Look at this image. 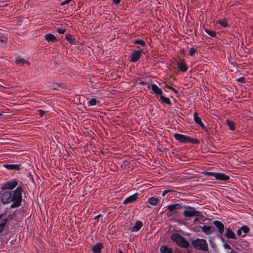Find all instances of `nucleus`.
<instances>
[{
  "label": "nucleus",
  "mask_w": 253,
  "mask_h": 253,
  "mask_svg": "<svg viewBox=\"0 0 253 253\" xmlns=\"http://www.w3.org/2000/svg\"><path fill=\"white\" fill-rule=\"evenodd\" d=\"M241 242L244 246H248L249 245L248 242L246 241L243 240Z\"/></svg>",
  "instance_id": "nucleus-46"
},
{
  "label": "nucleus",
  "mask_w": 253,
  "mask_h": 253,
  "mask_svg": "<svg viewBox=\"0 0 253 253\" xmlns=\"http://www.w3.org/2000/svg\"><path fill=\"white\" fill-rule=\"evenodd\" d=\"M172 241L181 248H187L189 246V243L182 236L177 233H172L170 236Z\"/></svg>",
  "instance_id": "nucleus-2"
},
{
  "label": "nucleus",
  "mask_w": 253,
  "mask_h": 253,
  "mask_svg": "<svg viewBox=\"0 0 253 253\" xmlns=\"http://www.w3.org/2000/svg\"><path fill=\"white\" fill-rule=\"evenodd\" d=\"M0 41L1 43L6 42V40L5 38L3 39L2 38H1L0 39Z\"/></svg>",
  "instance_id": "nucleus-48"
},
{
  "label": "nucleus",
  "mask_w": 253,
  "mask_h": 253,
  "mask_svg": "<svg viewBox=\"0 0 253 253\" xmlns=\"http://www.w3.org/2000/svg\"><path fill=\"white\" fill-rule=\"evenodd\" d=\"M97 103V100L95 98H91L89 101V105L91 106L95 105Z\"/></svg>",
  "instance_id": "nucleus-34"
},
{
  "label": "nucleus",
  "mask_w": 253,
  "mask_h": 253,
  "mask_svg": "<svg viewBox=\"0 0 253 253\" xmlns=\"http://www.w3.org/2000/svg\"><path fill=\"white\" fill-rule=\"evenodd\" d=\"M217 23L224 27H227L228 26L227 19L226 18L219 19L217 21Z\"/></svg>",
  "instance_id": "nucleus-26"
},
{
  "label": "nucleus",
  "mask_w": 253,
  "mask_h": 253,
  "mask_svg": "<svg viewBox=\"0 0 253 253\" xmlns=\"http://www.w3.org/2000/svg\"><path fill=\"white\" fill-rule=\"evenodd\" d=\"M159 202V199L158 198H156L155 197H151L149 199L148 201V203H149L151 205L155 206L156 205L158 202Z\"/></svg>",
  "instance_id": "nucleus-23"
},
{
  "label": "nucleus",
  "mask_w": 253,
  "mask_h": 253,
  "mask_svg": "<svg viewBox=\"0 0 253 253\" xmlns=\"http://www.w3.org/2000/svg\"><path fill=\"white\" fill-rule=\"evenodd\" d=\"M174 137L177 141L180 143H191L192 144H198L200 143V141L198 139L191 138L190 136H186L182 134L175 133L174 134Z\"/></svg>",
  "instance_id": "nucleus-4"
},
{
  "label": "nucleus",
  "mask_w": 253,
  "mask_h": 253,
  "mask_svg": "<svg viewBox=\"0 0 253 253\" xmlns=\"http://www.w3.org/2000/svg\"><path fill=\"white\" fill-rule=\"evenodd\" d=\"M196 49L194 48L193 47H192L190 48L188 54L191 56H193L194 54L196 52Z\"/></svg>",
  "instance_id": "nucleus-32"
},
{
  "label": "nucleus",
  "mask_w": 253,
  "mask_h": 253,
  "mask_svg": "<svg viewBox=\"0 0 253 253\" xmlns=\"http://www.w3.org/2000/svg\"><path fill=\"white\" fill-rule=\"evenodd\" d=\"M173 191H174V190H165V191H163V194H162V195H163V196H165V195H166V194L167 193H168V192H173Z\"/></svg>",
  "instance_id": "nucleus-42"
},
{
  "label": "nucleus",
  "mask_w": 253,
  "mask_h": 253,
  "mask_svg": "<svg viewBox=\"0 0 253 253\" xmlns=\"http://www.w3.org/2000/svg\"><path fill=\"white\" fill-rule=\"evenodd\" d=\"M197 221H199V218L198 217H196L195 219H194V222H196Z\"/></svg>",
  "instance_id": "nucleus-52"
},
{
  "label": "nucleus",
  "mask_w": 253,
  "mask_h": 253,
  "mask_svg": "<svg viewBox=\"0 0 253 253\" xmlns=\"http://www.w3.org/2000/svg\"><path fill=\"white\" fill-rule=\"evenodd\" d=\"M205 32L207 33L209 36L211 37L214 38L216 36V32L214 31H211L209 29H205Z\"/></svg>",
  "instance_id": "nucleus-28"
},
{
  "label": "nucleus",
  "mask_w": 253,
  "mask_h": 253,
  "mask_svg": "<svg viewBox=\"0 0 253 253\" xmlns=\"http://www.w3.org/2000/svg\"><path fill=\"white\" fill-rule=\"evenodd\" d=\"M168 209L170 211L173 212L174 210H176L175 204H171L168 206Z\"/></svg>",
  "instance_id": "nucleus-33"
},
{
  "label": "nucleus",
  "mask_w": 253,
  "mask_h": 253,
  "mask_svg": "<svg viewBox=\"0 0 253 253\" xmlns=\"http://www.w3.org/2000/svg\"><path fill=\"white\" fill-rule=\"evenodd\" d=\"M165 88H168V89H170L171 90H172L173 92H174L176 94H178V91L177 89H175L174 87H173L171 85H169L166 84L165 85Z\"/></svg>",
  "instance_id": "nucleus-31"
},
{
  "label": "nucleus",
  "mask_w": 253,
  "mask_h": 253,
  "mask_svg": "<svg viewBox=\"0 0 253 253\" xmlns=\"http://www.w3.org/2000/svg\"><path fill=\"white\" fill-rule=\"evenodd\" d=\"M204 173L207 176H215V173L212 172H204Z\"/></svg>",
  "instance_id": "nucleus-36"
},
{
  "label": "nucleus",
  "mask_w": 253,
  "mask_h": 253,
  "mask_svg": "<svg viewBox=\"0 0 253 253\" xmlns=\"http://www.w3.org/2000/svg\"><path fill=\"white\" fill-rule=\"evenodd\" d=\"M5 226V225L1 222L0 223V233L3 231Z\"/></svg>",
  "instance_id": "nucleus-40"
},
{
  "label": "nucleus",
  "mask_w": 253,
  "mask_h": 253,
  "mask_svg": "<svg viewBox=\"0 0 253 253\" xmlns=\"http://www.w3.org/2000/svg\"><path fill=\"white\" fill-rule=\"evenodd\" d=\"M242 230H241V228H240V229H239L237 232V235L238 236H240L242 234Z\"/></svg>",
  "instance_id": "nucleus-47"
},
{
  "label": "nucleus",
  "mask_w": 253,
  "mask_h": 253,
  "mask_svg": "<svg viewBox=\"0 0 253 253\" xmlns=\"http://www.w3.org/2000/svg\"><path fill=\"white\" fill-rule=\"evenodd\" d=\"M194 120L196 124L200 126L203 130L208 131L207 128L205 126L204 124L202 122L201 118L198 117L197 112H195L194 114Z\"/></svg>",
  "instance_id": "nucleus-8"
},
{
  "label": "nucleus",
  "mask_w": 253,
  "mask_h": 253,
  "mask_svg": "<svg viewBox=\"0 0 253 253\" xmlns=\"http://www.w3.org/2000/svg\"><path fill=\"white\" fill-rule=\"evenodd\" d=\"M133 43L134 44H139L140 45H141L142 46L144 47L146 45V42L145 41H144L143 40H135L134 42H133Z\"/></svg>",
  "instance_id": "nucleus-29"
},
{
  "label": "nucleus",
  "mask_w": 253,
  "mask_h": 253,
  "mask_svg": "<svg viewBox=\"0 0 253 253\" xmlns=\"http://www.w3.org/2000/svg\"><path fill=\"white\" fill-rule=\"evenodd\" d=\"M224 248L225 249H231V247L229 245H228L227 243H225L223 245Z\"/></svg>",
  "instance_id": "nucleus-44"
},
{
  "label": "nucleus",
  "mask_w": 253,
  "mask_h": 253,
  "mask_svg": "<svg viewBox=\"0 0 253 253\" xmlns=\"http://www.w3.org/2000/svg\"><path fill=\"white\" fill-rule=\"evenodd\" d=\"M185 249H187L186 253H191L193 251L192 248L189 245V246L187 248H184Z\"/></svg>",
  "instance_id": "nucleus-38"
},
{
  "label": "nucleus",
  "mask_w": 253,
  "mask_h": 253,
  "mask_svg": "<svg viewBox=\"0 0 253 253\" xmlns=\"http://www.w3.org/2000/svg\"><path fill=\"white\" fill-rule=\"evenodd\" d=\"M4 167L8 169H15L16 170H19L20 169L19 165H18L5 164L4 165Z\"/></svg>",
  "instance_id": "nucleus-19"
},
{
  "label": "nucleus",
  "mask_w": 253,
  "mask_h": 253,
  "mask_svg": "<svg viewBox=\"0 0 253 253\" xmlns=\"http://www.w3.org/2000/svg\"><path fill=\"white\" fill-rule=\"evenodd\" d=\"M7 221H8L7 218H4L1 220V222L5 225V224L7 222Z\"/></svg>",
  "instance_id": "nucleus-45"
},
{
  "label": "nucleus",
  "mask_w": 253,
  "mask_h": 253,
  "mask_svg": "<svg viewBox=\"0 0 253 253\" xmlns=\"http://www.w3.org/2000/svg\"><path fill=\"white\" fill-rule=\"evenodd\" d=\"M3 216V214H0V219H1L2 218Z\"/></svg>",
  "instance_id": "nucleus-55"
},
{
  "label": "nucleus",
  "mask_w": 253,
  "mask_h": 253,
  "mask_svg": "<svg viewBox=\"0 0 253 253\" xmlns=\"http://www.w3.org/2000/svg\"><path fill=\"white\" fill-rule=\"evenodd\" d=\"M160 252L162 253H173L172 249L165 245L161 247Z\"/></svg>",
  "instance_id": "nucleus-21"
},
{
  "label": "nucleus",
  "mask_w": 253,
  "mask_h": 253,
  "mask_svg": "<svg viewBox=\"0 0 253 253\" xmlns=\"http://www.w3.org/2000/svg\"><path fill=\"white\" fill-rule=\"evenodd\" d=\"M121 0H113V1L115 4H117L120 2Z\"/></svg>",
  "instance_id": "nucleus-49"
},
{
  "label": "nucleus",
  "mask_w": 253,
  "mask_h": 253,
  "mask_svg": "<svg viewBox=\"0 0 253 253\" xmlns=\"http://www.w3.org/2000/svg\"><path fill=\"white\" fill-rule=\"evenodd\" d=\"M160 101H161L162 103H166L169 106H171L172 105L171 102L169 97H167L163 96V95H161L160 96Z\"/></svg>",
  "instance_id": "nucleus-20"
},
{
  "label": "nucleus",
  "mask_w": 253,
  "mask_h": 253,
  "mask_svg": "<svg viewBox=\"0 0 253 253\" xmlns=\"http://www.w3.org/2000/svg\"><path fill=\"white\" fill-rule=\"evenodd\" d=\"M213 224L217 228L219 234L218 237H220L222 242H225L224 238L222 237V234L224 232V226L222 222L218 220H214L213 222Z\"/></svg>",
  "instance_id": "nucleus-5"
},
{
  "label": "nucleus",
  "mask_w": 253,
  "mask_h": 253,
  "mask_svg": "<svg viewBox=\"0 0 253 253\" xmlns=\"http://www.w3.org/2000/svg\"><path fill=\"white\" fill-rule=\"evenodd\" d=\"M142 51L141 50H136L134 51L131 56L130 61L132 62H135L137 61L141 56Z\"/></svg>",
  "instance_id": "nucleus-13"
},
{
  "label": "nucleus",
  "mask_w": 253,
  "mask_h": 253,
  "mask_svg": "<svg viewBox=\"0 0 253 253\" xmlns=\"http://www.w3.org/2000/svg\"><path fill=\"white\" fill-rule=\"evenodd\" d=\"M119 253H124V252L121 249H119Z\"/></svg>",
  "instance_id": "nucleus-53"
},
{
  "label": "nucleus",
  "mask_w": 253,
  "mask_h": 253,
  "mask_svg": "<svg viewBox=\"0 0 253 253\" xmlns=\"http://www.w3.org/2000/svg\"><path fill=\"white\" fill-rule=\"evenodd\" d=\"M57 32L59 34H63L66 32V30L62 28H60L57 29Z\"/></svg>",
  "instance_id": "nucleus-41"
},
{
  "label": "nucleus",
  "mask_w": 253,
  "mask_h": 253,
  "mask_svg": "<svg viewBox=\"0 0 253 253\" xmlns=\"http://www.w3.org/2000/svg\"><path fill=\"white\" fill-rule=\"evenodd\" d=\"M103 248V245L101 243H98L92 247V251L94 253H101Z\"/></svg>",
  "instance_id": "nucleus-16"
},
{
  "label": "nucleus",
  "mask_w": 253,
  "mask_h": 253,
  "mask_svg": "<svg viewBox=\"0 0 253 253\" xmlns=\"http://www.w3.org/2000/svg\"><path fill=\"white\" fill-rule=\"evenodd\" d=\"M148 89L151 88L153 93L156 94H159L160 96L163 94L162 90L156 84H152L151 85L148 84Z\"/></svg>",
  "instance_id": "nucleus-10"
},
{
  "label": "nucleus",
  "mask_w": 253,
  "mask_h": 253,
  "mask_svg": "<svg viewBox=\"0 0 253 253\" xmlns=\"http://www.w3.org/2000/svg\"><path fill=\"white\" fill-rule=\"evenodd\" d=\"M143 224L142 222L140 221H137L135 222V224L134 226L133 227V231H138L142 226Z\"/></svg>",
  "instance_id": "nucleus-25"
},
{
  "label": "nucleus",
  "mask_w": 253,
  "mask_h": 253,
  "mask_svg": "<svg viewBox=\"0 0 253 253\" xmlns=\"http://www.w3.org/2000/svg\"><path fill=\"white\" fill-rule=\"evenodd\" d=\"M1 201L2 204H6L11 202V192L9 191L4 192L1 196Z\"/></svg>",
  "instance_id": "nucleus-7"
},
{
  "label": "nucleus",
  "mask_w": 253,
  "mask_h": 253,
  "mask_svg": "<svg viewBox=\"0 0 253 253\" xmlns=\"http://www.w3.org/2000/svg\"><path fill=\"white\" fill-rule=\"evenodd\" d=\"M191 245L196 250L206 252L208 251L209 249L208 244L206 240L203 239L197 238L195 240H192Z\"/></svg>",
  "instance_id": "nucleus-3"
},
{
  "label": "nucleus",
  "mask_w": 253,
  "mask_h": 253,
  "mask_svg": "<svg viewBox=\"0 0 253 253\" xmlns=\"http://www.w3.org/2000/svg\"><path fill=\"white\" fill-rule=\"evenodd\" d=\"M201 216V212L199 211H196V209L194 208V216Z\"/></svg>",
  "instance_id": "nucleus-35"
},
{
  "label": "nucleus",
  "mask_w": 253,
  "mask_h": 253,
  "mask_svg": "<svg viewBox=\"0 0 253 253\" xmlns=\"http://www.w3.org/2000/svg\"><path fill=\"white\" fill-rule=\"evenodd\" d=\"M138 194L137 193H135L133 194L132 195H131L128 197H127L124 201L123 204L124 205H126L128 203H132L135 202L137 199L138 198Z\"/></svg>",
  "instance_id": "nucleus-9"
},
{
  "label": "nucleus",
  "mask_w": 253,
  "mask_h": 253,
  "mask_svg": "<svg viewBox=\"0 0 253 253\" xmlns=\"http://www.w3.org/2000/svg\"><path fill=\"white\" fill-rule=\"evenodd\" d=\"M167 214L168 216H169V215H171L170 213H169V212H168L167 213Z\"/></svg>",
  "instance_id": "nucleus-56"
},
{
  "label": "nucleus",
  "mask_w": 253,
  "mask_h": 253,
  "mask_svg": "<svg viewBox=\"0 0 253 253\" xmlns=\"http://www.w3.org/2000/svg\"><path fill=\"white\" fill-rule=\"evenodd\" d=\"M201 228L202 231L207 235H210L212 232V228L211 226L204 225Z\"/></svg>",
  "instance_id": "nucleus-18"
},
{
  "label": "nucleus",
  "mask_w": 253,
  "mask_h": 253,
  "mask_svg": "<svg viewBox=\"0 0 253 253\" xmlns=\"http://www.w3.org/2000/svg\"><path fill=\"white\" fill-rule=\"evenodd\" d=\"M45 39L48 42H55L57 41V39L55 36L52 34H48L45 35Z\"/></svg>",
  "instance_id": "nucleus-17"
},
{
  "label": "nucleus",
  "mask_w": 253,
  "mask_h": 253,
  "mask_svg": "<svg viewBox=\"0 0 253 253\" xmlns=\"http://www.w3.org/2000/svg\"><path fill=\"white\" fill-rule=\"evenodd\" d=\"M15 62L17 65L19 64H21L22 65L26 64L27 65H29L30 64V63L28 61L25 60L24 59H22L21 58H19L15 60Z\"/></svg>",
  "instance_id": "nucleus-24"
},
{
  "label": "nucleus",
  "mask_w": 253,
  "mask_h": 253,
  "mask_svg": "<svg viewBox=\"0 0 253 253\" xmlns=\"http://www.w3.org/2000/svg\"><path fill=\"white\" fill-rule=\"evenodd\" d=\"M242 231H243L245 234L243 235V237H245L246 235L249 232L250 229L248 226L247 225H243L241 227Z\"/></svg>",
  "instance_id": "nucleus-30"
},
{
  "label": "nucleus",
  "mask_w": 253,
  "mask_h": 253,
  "mask_svg": "<svg viewBox=\"0 0 253 253\" xmlns=\"http://www.w3.org/2000/svg\"><path fill=\"white\" fill-rule=\"evenodd\" d=\"M176 65L178 69L181 72H186L187 71L188 68L184 60H180V61H178Z\"/></svg>",
  "instance_id": "nucleus-12"
},
{
  "label": "nucleus",
  "mask_w": 253,
  "mask_h": 253,
  "mask_svg": "<svg viewBox=\"0 0 253 253\" xmlns=\"http://www.w3.org/2000/svg\"><path fill=\"white\" fill-rule=\"evenodd\" d=\"M226 230L225 236L227 238L235 240L237 239L235 234L230 228H226Z\"/></svg>",
  "instance_id": "nucleus-15"
},
{
  "label": "nucleus",
  "mask_w": 253,
  "mask_h": 253,
  "mask_svg": "<svg viewBox=\"0 0 253 253\" xmlns=\"http://www.w3.org/2000/svg\"><path fill=\"white\" fill-rule=\"evenodd\" d=\"M66 39L67 41L71 44H76L75 42V38L73 37V36L69 34H67L65 36Z\"/></svg>",
  "instance_id": "nucleus-22"
},
{
  "label": "nucleus",
  "mask_w": 253,
  "mask_h": 253,
  "mask_svg": "<svg viewBox=\"0 0 253 253\" xmlns=\"http://www.w3.org/2000/svg\"><path fill=\"white\" fill-rule=\"evenodd\" d=\"M214 177L217 180L226 181L230 179L228 175H225L222 173H215Z\"/></svg>",
  "instance_id": "nucleus-14"
},
{
  "label": "nucleus",
  "mask_w": 253,
  "mask_h": 253,
  "mask_svg": "<svg viewBox=\"0 0 253 253\" xmlns=\"http://www.w3.org/2000/svg\"><path fill=\"white\" fill-rule=\"evenodd\" d=\"M186 210L183 211V215L187 217H191L194 216V207H184Z\"/></svg>",
  "instance_id": "nucleus-11"
},
{
  "label": "nucleus",
  "mask_w": 253,
  "mask_h": 253,
  "mask_svg": "<svg viewBox=\"0 0 253 253\" xmlns=\"http://www.w3.org/2000/svg\"><path fill=\"white\" fill-rule=\"evenodd\" d=\"M226 123L227 126L231 130H233L235 129V124L233 122L227 120H226Z\"/></svg>",
  "instance_id": "nucleus-27"
},
{
  "label": "nucleus",
  "mask_w": 253,
  "mask_h": 253,
  "mask_svg": "<svg viewBox=\"0 0 253 253\" xmlns=\"http://www.w3.org/2000/svg\"><path fill=\"white\" fill-rule=\"evenodd\" d=\"M229 253H238V252H234L233 251H232L231 252H230Z\"/></svg>",
  "instance_id": "nucleus-54"
},
{
  "label": "nucleus",
  "mask_w": 253,
  "mask_h": 253,
  "mask_svg": "<svg viewBox=\"0 0 253 253\" xmlns=\"http://www.w3.org/2000/svg\"><path fill=\"white\" fill-rule=\"evenodd\" d=\"M236 81L237 82H241V83H245V82H246V79H245V77H241V78L237 79Z\"/></svg>",
  "instance_id": "nucleus-37"
},
{
  "label": "nucleus",
  "mask_w": 253,
  "mask_h": 253,
  "mask_svg": "<svg viewBox=\"0 0 253 253\" xmlns=\"http://www.w3.org/2000/svg\"><path fill=\"white\" fill-rule=\"evenodd\" d=\"M22 191L23 189L21 186H18L13 191L12 195H11V202H13V203L11 205V208L18 207L21 205L22 200Z\"/></svg>",
  "instance_id": "nucleus-1"
},
{
  "label": "nucleus",
  "mask_w": 253,
  "mask_h": 253,
  "mask_svg": "<svg viewBox=\"0 0 253 253\" xmlns=\"http://www.w3.org/2000/svg\"><path fill=\"white\" fill-rule=\"evenodd\" d=\"M17 185V182L16 179H12L10 181H8L6 183H3L1 186V189L2 190L5 189H13Z\"/></svg>",
  "instance_id": "nucleus-6"
},
{
  "label": "nucleus",
  "mask_w": 253,
  "mask_h": 253,
  "mask_svg": "<svg viewBox=\"0 0 253 253\" xmlns=\"http://www.w3.org/2000/svg\"><path fill=\"white\" fill-rule=\"evenodd\" d=\"M139 84H142V85H145V84H147V83L144 82L143 81L140 82Z\"/></svg>",
  "instance_id": "nucleus-50"
},
{
  "label": "nucleus",
  "mask_w": 253,
  "mask_h": 253,
  "mask_svg": "<svg viewBox=\"0 0 253 253\" xmlns=\"http://www.w3.org/2000/svg\"><path fill=\"white\" fill-rule=\"evenodd\" d=\"M182 204L181 203H176L175 204V209L176 210L180 209L182 208Z\"/></svg>",
  "instance_id": "nucleus-39"
},
{
  "label": "nucleus",
  "mask_w": 253,
  "mask_h": 253,
  "mask_svg": "<svg viewBox=\"0 0 253 253\" xmlns=\"http://www.w3.org/2000/svg\"><path fill=\"white\" fill-rule=\"evenodd\" d=\"M101 216V215L100 214H99L98 215H97L96 216H95L94 217V219H98V218H99L100 216Z\"/></svg>",
  "instance_id": "nucleus-51"
},
{
  "label": "nucleus",
  "mask_w": 253,
  "mask_h": 253,
  "mask_svg": "<svg viewBox=\"0 0 253 253\" xmlns=\"http://www.w3.org/2000/svg\"><path fill=\"white\" fill-rule=\"evenodd\" d=\"M38 112L40 113V116L41 117H42L45 114V112L42 110H39Z\"/></svg>",
  "instance_id": "nucleus-43"
}]
</instances>
